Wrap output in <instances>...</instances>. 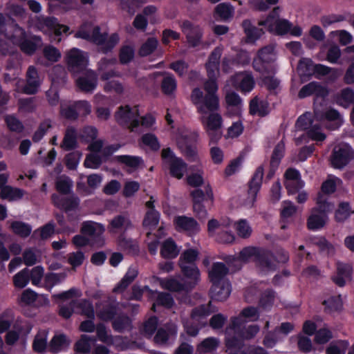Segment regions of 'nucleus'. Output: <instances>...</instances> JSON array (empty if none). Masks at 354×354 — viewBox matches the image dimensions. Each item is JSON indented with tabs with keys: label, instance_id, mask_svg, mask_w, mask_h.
<instances>
[{
	"label": "nucleus",
	"instance_id": "obj_1",
	"mask_svg": "<svg viewBox=\"0 0 354 354\" xmlns=\"http://www.w3.org/2000/svg\"><path fill=\"white\" fill-rule=\"evenodd\" d=\"M207 93L195 88L191 94V100L196 105L200 114L201 122L209 137L210 143L218 142L222 137L223 119L216 112L219 109V100L216 95L218 84L214 81H207L204 84Z\"/></svg>",
	"mask_w": 354,
	"mask_h": 354
},
{
	"label": "nucleus",
	"instance_id": "obj_37",
	"mask_svg": "<svg viewBox=\"0 0 354 354\" xmlns=\"http://www.w3.org/2000/svg\"><path fill=\"white\" fill-rule=\"evenodd\" d=\"M227 272L228 269L224 263L216 262L212 265V268L209 270V278L212 283L227 281L225 277Z\"/></svg>",
	"mask_w": 354,
	"mask_h": 354
},
{
	"label": "nucleus",
	"instance_id": "obj_28",
	"mask_svg": "<svg viewBox=\"0 0 354 354\" xmlns=\"http://www.w3.org/2000/svg\"><path fill=\"white\" fill-rule=\"evenodd\" d=\"M250 62V57L247 52L241 51L236 59L231 55H226L222 62V68L225 73L230 72L234 67L245 66Z\"/></svg>",
	"mask_w": 354,
	"mask_h": 354
},
{
	"label": "nucleus",
	"instance_id": "obj_8",
	"mask_svg": "<svg viewBox=\"0 0 354 354\" xmlns=\"http://www.w3.org/2000/svg\"><path fill=\"white\" fill-rule=\"evenodd\" d=\"M119 148V145L104 146L100 140L92 142L88 146V149L91 152L86 156L84 165L87 168L97 169L105 158L115 152Z\"/></svg>",
	"mask_w": 354,
	"mask_h": 354
},
{
	"label": "nucleus",
	"instance_id": "obj_17",
	"mask_svg": "<svg viewBox=\"0 0 354 354\" xmlns=\"http://www.w3.org/2000/svg\"><path fill=\"white\" fill-rule=\"evenodd\" d=\"M66 62L70 70L73 73H81L87 70L88 55L78 48H73L67 53Z\"/></svg>",
	"mask_w": 354,
	"mask_h": 354
},
{
	"label": "nucleus",
	"instance_id": "obj_59",
	"mask_svg": "<svg viewBox=\"0 0 354 354\" xmlns=\"http://www.w3.org/2000/svg\"><path fill=\"white\" fill-rule=\"evenodd\" d=\"M315 120L317 119L315 117L313 119L310 113H306L298 118L296 122V127L299 130L308 131L315 123H317Z\"/></svg>",
	"mask_w": 354,
	"mask_h": 354
},
{
	"label": "nucleus",
	"instance_id": "obj_38",
	"mask_svg": "<svg viewBox=\"0 0 354 354\" xmlns=\"http://www.w3.org/2000/svg\"><path fill=\"white\" fill-rule=\"evenodd\" d=\"M351 267L348 264L337 263V274L333 277V281L339 286H344L346 281L351 279Z\"/></svg>",
	"mask_w": 354,
	"mask_h": 354
},
{
	"label": "nucleus",
	"instance_id": "obj_63",
	"mask_svg": "<svg viewBox=\"0 0 354 354\" xmlns=\"http://www.w3.org/2000/svg\"><path fill=\"white\" fill-rule=\"evenodd\" d=\"M340 183L341 180L339 178L333 176H329L322 183V192L327 194L333 193Z\"/></svg>",
	"mask_w": 354,
	"mask_h": 354
},
{
	"label": "nucleus",
	"instance_id": "obj_41",
	"mask_svg": "<svg viewBox=\"0 0 354 354\" xmlns=\"http://www.w3.org/2000/svg\"><path fill=\"white\" fill-rule=\"evenodd\" d=\"M52 200L55 205L66 211L71 210L77 207L79 200L77 197L72 196L68 198L59 197L56 194L52 196Z\"/></svg>",
	"mask_w": 354,
	"mask_h": 354
},
{
	"label": "nucleus",
	"instance_id": "obj_9",
	"mask_svg": "<svg viewBox=\"0 0 354 354\" xmlns=\"http://www.w3.org/2000/svg\"><path fill=\"white\" fill-rule=\"evenodd\" d=\"M197 138V135L186 128H180L176 131L174 139L181 152L190 161H198L199 156L196 147L192 142Z\"/></svg>",
	"mask_w": 354,
	"mask_h": 354
},
{
	"label": "nucleus",
	"instance_id": "obj_32",
	"mask_svg": "<svg viewBox=\"0 0 354 354\" xmlns=\"http://www.w3.org/2000/svg\"><path fill=\"white\" fill-rule=\"evenodd\" d=\"M131 223L126 215H118L109 221L108 230L111 234L122 232L131 227Z\"/></svg>",
	"mask_w": 354,
	"mask_h": 354
},
{
	"label": "nucleus",
	"instance_id": "obj_50",
	"mask_svg": "<svg viewBox=\"0 0 354 354\" xmlns=\"http://www.w3.org/2000/svg\"><path fill=\"white\" fill-rule=\"evenodd\" d=\"M95 339L86 335L81 336L80 339L75 343L74 350L76 353H88L91 349V345Z\"/></svg>",
	"mask_w": 354,
	"mask_h": 354
},
{
	"label": "nucleus",
	"instance_id": "obj_26",
	"mask_svg": "<svg viewBox=\"0 0 354 354\" xmlns=\"http://www.w3.org/2000/svg\"><path fill=\"white\" fill-rule=\"evenodd\" d=\"M177 333L176 324L169 323L158 330L154 337L155 342L160 344L174 342L177 336Z\"/></svg>",
	"mask_w": 354,
	"mask_h": 354
},
{
	"label": "nucleus",
	"instance_id": "obj_55",
	"mask_svg": "<svg viewBox=\"0 0 354 354\" xmlns=\"http://www.w3.org/2000/svg\"><path fill=\"white\" fill-rule=\"evenodd\" d=\"M138 270L135 268H130L127 272L126 274L119 283V284L114 288L115 292L123 291L137 277Z\"/></svg>",
	"mask_w": 354,
	"mask_h": 354
},
{
	"label": "nucleus",
	"instance_id": "obj_15",
	"mask_svg": "<svg viewBox=\"0 0 354 354\" xmlns=\"http://www.w3.org/2000/svg\"><path fill=\"white\" fill-rule=\"evenodd\" d=\"M276 59V53L273 46L263 48L258 53L257 57L254 59L253 67L255 71L261 73H271L272 66L271 63Z\"/></svg>",
	"mask_w": 354,
	"mask_h": 354
},
{
	"label": "nucleus",
	"instance_id": "obj_24",
	"mask_svg": "<svg viewBox=\"0 0 354 354\" xmlns=\"http://www.w3.org/2000/svg\"><path fill=\"white\" fill-rule=\"evenodd\" d=\"M82 75L77 78V86L82 91L91 93L97 87V77L95 73L92 70H85L81 72Z\"/></svg>",
	"mask_w": 354,
	"mask_h": 354
},
{
	"label": "nucleus",
	"instance_id": "obj_42",
	"mask_svg": "<svg viewBox=\"0 0 354 354\" xmlns=\"http://www.w3.org/2000/svg\"><path fill=\"white\" fill-rule=\"evenodd\" d=\"M180 249L171 239H167L161 245L160 254L165 259H174L176 257Z\"/></svg>",
	"mask_w": 354,
	"mask_h": 354
},
{
	"label": "nucleus",
	"instance_id": "obj_19",
	"mask_svg": "<svg viewBox=\"0 0 354 354\" xmlns=\"http://www.w3.org/2000/svg\"><path fill=\"white\" fill-rule=\"evenodd\" d=\"M354 158L352 148L345 144L334 148L331 157V164L335 168L341 169L346 166Z\"/></svg>",
	"mask_w": 354,
	"mask_h": 354
},
{
	"label": "nucleus",
	"instance_id": "obj_46",
	"mask_svg": "<svg viewBox=\"0 0 354 354\" xmlns=\"http://www.w3.org/2000/svg\"><path fill=\"white\" fill-rule=\"evenodd\" d=\"M48 335L47 330L38 331L32 342V348L35 352L42 353L46 351L48 346Z\"/></svg>",
	"mask_w": 354,
	"mask_h": 354
},
{
	"label": "nucleus",
	"instance_id": "obj_21",
	"mask_svg": "<svg viewBox=\"0 0 354 354\" xmlns=\"http://www.w3.org/2000/svg\"><path fill=\"white\" fill-rule=\"evenodd\" d=\"M227 83H231L233 87L245 93H250L255 85L254 77L249 72L235 74L231 77Z\"/></svg>",
	"mask_w": 354,
	"mask_h": 354
},
{
	"label": "nucleus",
	"instance_id": "obj_11",
	"mask_svg": "<svg viewBox=\"0 0 354 354\" xmlns=\"http://www.w3.org/2000/svg\"><path fill=\"white\" fill-rule=\"evenodd\" d=\"M279 8L276 7L265 19L259 21V26H263L270 32L283 35L288 33L291 23L287 19L279 17Z\"/></svg>",
	"mask_w": 354,
	"mask_h": 354
},
{
	"label": "nucleus",
	"instance_id": "obj_44",
	"mask_svg": "<svg viewBox=\"0 0 354 354\" xmlns=\"http://www.w3.org/2000/svg\"><path fill=\"white\" fill-rule=\"evenodd\" d=\"M199 250L196 248H189L185 250L178 259V266L196 265V262L199 257Z\"/></svg>",
	"mask_w": 354,
	"mask_h": 354
},
{
	"label": "nucleus",
	"instance_id": "obj_13",
	"mask_svg": "<svg viewBox=\"0 0 354 354\" xmlns=\"http://www.w3.org/2000/svg\"><path fill=\"white\" fill-rule=\"evenodd\" d=\"M162 158L171 176L177 179H181L184 176L187 171V165L182 158L176 156L170 149H164L162 151Z\"/></svg>",
	"mask_w": 354,
	"mask_h": 354
},
{
	"label": "nucleus",
	"instance_id": "obj_60",
	"mask_svg": "<svg viewBox=\"0 0 354 354\" xmlns=\"http://www.w3.org/2000/svg\"><path fill=\"white\" fill-rule=\"evenodd\" d=\"M237 234L241 238L249 237L252 232V227L245 219H240L234 223Z\"/></svg>",
	"mask_w": 354,
	"mask_h": 354
},
{
	"label": "nucleus",
	"instance_id": "obj_34",
	"mask_svg": "<svg viewBox=\"0 0 354 354\" xmlns=\"http://www.w3.org/2000/svg\"><path fill=\"white\" fill-rule=\"evenodd\" d=\"M70 344L71 340L66 335L57 333L50 341L48 347L50 352L57 353L67 349Z\"/></svg>",
	"mask_w": 354,
	"mask_h": 354
},
{
	"label": "nucleus",
	"instance_id": "obj_61",
	"mask_svg": "<svg viewBox=\"0 0 354 354\" xmlns=\"http://www.w3.org/2000/svg\"><path fill=\"white\" fill-rule=\"evenodd\" d=\"M76 146V133L74 129L68 128L64 140L62 145V147L65 150H71Z\"/></svg>",
	"mask_w": 354,
	"mask_h": 354
},
{
	"label": "nucleus",
	"instance_id": "obj_53",
	"mask_svg": "<svg viewBox=\"0 0 354 354\" xmlns=\"http://www.w3.org/2000/svg\"><path fill=\"white\" fill-rule=\"evenodd\" d=\"M159 283L160 286L170 291H180L183 290H187L185 283H180L176 279L168 278V279H159Z\"/></svg>",
	"mask_w": 354,
	"mask_h": 354
},
{
	"label": "nucleus",
	"instance_id": "obj_22",
	"mask_svg": "<svg viewBox=\"0 0 354 354\" xmlns=\"http://www.w3.org/2000/svg\"><path fill=\"white\" fill-rule=\"evenodd\" d=\"M223 53V48L216 47L210 54L208 61L205 64L208 81H214L216 84V77L219 74V63Z\"/></svg>",
	"mask_w": 354,
	"mask_h": 354
},
{
	"label": "nucleus",
	"instance_id": "obj_10",
	"mask_svg": "<svg viewBox=\"0 0 354 354\" xmlns=\"http://www.w3.org/2000/svg\"><path fill=\"white\" fill-rule=\"evenodd\" d=\"M30 26L35 27L44 34L50 36L53 34L55 36L54 40L57 42L61 41L60 36L63 34H71L69 27L60 24L55 17H39L35 22L32 21Z\"/></svg>",
	"mask_w": 354,
	"mask_h": 354
},
{
	"label": "nucleus",
	"instance_id": "obj_39",
	"mask_svg": "<svg viewBox=\"0 0 354 354\" xmlns=\"http://www.w3.org/2000/svg\"><path fill=\"white\" fill-rule=\"evenodd\" d=\"M113 160L124 165L130 171L136 169L142 164V160L140 157L129 155L115 156Z\"/></svg>",
	"mask_w": 354,
	"mask_h": 354
},
{
	"label": "nucleus",
	"instance_id": "obj_30",
	"mask_svg": "<svg viewBox=\"0 0 354 354\" xmlns=\"http://www.w3.org/2000/svg\"><path fill=\"white\" fill-rule=\"evenodd\" d=\"M231 293V286L228 281L212 283L211 288L212 298L217 301H224Z\"/></svg>",
	"mask_w": 354,
	"mask_h": 354
},
{
	"label": "nucleus",
	"instance_id": "obj_49",
	"mask_svg": "<svg viewBox=\"0 0 354 354\" xmlns=\"http://www.w3.org/2000/svg\"><path fill=\"white\" fill-rule=\"evenodd\" d=\"M284 150L285 145L283 142H280L275 147L270 160L271 172L268 174V177L271 178L274 171L278 167L280 161L283 156Z\"/></svg>",
	"mask_w": 354,
	"mask_h": 354
},
{
	"label": "nucleus",
	"instance_id": "obj_56",
	"mask_svg": "<svg viewBox=\"0 0 354 354\" xmlns=\"http://www.w3.org/2000/svg\"><path fill=\"white\" fill-rule=\"evenodd\" d=\"M215 12L218 17L222 20H227L232 17L234 8L230 4L226 3H219L215 8Z\"/></svg>",
	"mask_w": 354,
	"mask_h": 354
},
{
	"label": "nucleus",
	"instance_id": "obj_57",
	"mask_svg": "<svg viewBox=\"0 0 354 354\" xmlns=\"http://www.w3.org/2000/svg\"><path fill=\"white\" fill-rule=\"evenodd\" d=\"M29 281L30 270L28 268L21 270L13 277V283L18 288L26 287Z\"/></svg>",
	"mask_w": 354,
	"mask_h": 354
},
{
	"label": "nucleus",
	"instance_id": "obj_25",
	"mask_svg": "<svg viewBox=\"0 0 354 354\" xmlns=\"http://www.w3.org/2000/svg\"><path fill=\"white\" fill-rule=\"evenodd\" d=\"M154 199L151 197L150 201L146 203V206L149 209L143 221V226L147 231V234L149 236L151 231L156 227L159 223L160 214L154 209Z\"/></svg>",
	"mask_w": 354,
	"mask_h": 354
},
{
	"label": "nucleus",
	"instance_id": "obj_2",
	"mask_svg": "<svg viewBox=\"0 0 354 354\" xmlns=\"http://www.w3.org/2000/svg\"><path fill=\"white\" fill-rule=\"evenodd\" d=\"M0 30L3 32L7 41L0 42V50L6 54L12 52L6 46H18L21 50L28 55L32 54L37 48L41 45V39L39 37H28L26 32L19 27L8 16L0 13Z\"/></svg>",
	"mask_w": 354,
	"mask_h": 354
},
{
	"label": "nucleus",
	"instance_id": "obj_45",
	"mask_svg": "<svg viewBox=\"0 0 354 354\" xmlns=\"http://www.w3.org/2000/svg\"><path fill=\"white\" fill-rule=\"evenodd\" d=\"M327 91L325 88L322 87L317 82H310L301 88L299 93L300 98H304L310 95L315 94L317 95H325Z\"/></svg>",
	"mask_w": 354,
	"mask_h": 354
},
{
	"label": "nucleus",
	"instance_id": "obj_14",
	"mask_svg": "<svg viewBox=\"0 0 354 354\" xmlns=\"http://www.w3.org/2000/svg\"><path fill=\"white\" fill-rule=\"evenodd\" d=\"M139 115L138 106L130 107L125 105L119 107L115 113V118L120 124L133 131L139 126Z\"/></svg>",
	"mask_w": 354,
	"mask_h": 354
},
{
	"label": "nucleus",
	"instance_id": "obj_27",
	"mask_svg": "<svg viewBox=\"0 0 354 354\" xmlns=\"http://www.w3.org/2000/svg\"><path fill=\"white\" fill-rule=\"evenodd\" d=\"M176 229L178 231H184L189 234L199 232L200 227L198 223L192 217L179 216L174 218Z\"/></svg>",
	"mask_w": 354,
	"mask_h": 354
},
{
	"label": "nucleus",
	"instance_id": "obj_52",
	"mask_svg": "<svg viewBox=\"0 0 354 354\" xmlns=\"http://www.w3.org/2000/svg\"><path fill=\"white\" fill-rule=\"evenodd\" d=\"M219 340L215 337H207L197 346L199 353H210L215 351L219 345Z\"/></svg>",
	"mask_w": 354,
	"mask_h": 354
},
{
	"label": "nucleus",
	"instance_id": "obj_54",
	"mask_svg": "<svg viewBox=\"0 0 354 354\" xmlns=\"http://www.w3.org/2000/svg\"><path fill=\"white\" fill-rule=\"evenodd\" d=\"M315 64L308 58H302L299 63L297 71L300 76L306 77L314 74Z\"/></svg>",
	"mask_w": 354,
	"mask_h": 354
},
{
	"label": "nucleus",
	"instance_id": "obj_16",
	"mask_svg": "<svg viewBox=\"0 0 354 354\" xmlns=\"http://www.w3.org/2000/svg\"><path fill=\"white\" fill-rule=\"evenodd\" d=\"M105 227L102 224L93 221H85L82 223L81 232L91 238V244L100 248L105 244L104 232Z\"/></svg>",
	"mask_w": 354,
	"mask_h": 354
},
{
	"label": "nucleus",
	"instance_id": "obj_48",
	"mask_svg": "<svg viewBox=\"0 0 354 354\" xmlns=\"http://www.w3.org/2000/svg\"><path fill=\"white\" fill-rule=\"evenodd\" d=\"M24 194L25 192L21 189L7 185L1 190L0 196L2 199L13 201L21 199Z\"/></svg>",
	"mask_w": 354,
	"mask_h": 354
},
{
	"label": "nucleus",
	"instance_id": "obj_29",
	"mask_svg": "<svg viewBox=\"0 0 354 354\" xmlns=\"http://www.w3.org/2000/svg\"><path fill=\"white\" fill-rule=\"evenodd\" d=\"M182 273L187 279L185 283L186 288H193L201 279V272L196 265H183L179 266Z\"/></svg>",
	"mask_w": 354,
	"mask_h": 354
},
{
	"label": "nucleus",
	"instance_id": "obj_31",
	"mask_svg": "<svg viewBox=\"0 0 354 354\" xmlns=\"http://www.w3.org/2000/svg\"><path fill=\"white\" fill-rule=\"evenodd\" d=\"M26 78L27 84L22 88V91L26 94H33L37 92L41 80L35 67L30 66L28 68Z\"/></svg>",
	"mask_w": 354,
	"mask_h": 354
},
{
	"label": "nucleus",
	"instance_id": "obj_12",
	"mask_svg": "<svg viewBox=\"0 0 354 354\" xmlns=\"http://www.w3.org/2000/svg\"><path fill=\"white\" fill-rule=\"evenodd\" d=\"M193 199V209L199 218L205 219L207 216V211L204 203H209L210 205L214 203V194L212 187L206 185L204 191L200 189H195L191 193Z\"/></svg>",
	"mask_w": 354,
	"mask_h": 354
},
{
	"label": "nucleus",
	"instance_id": "obj_64",
	"mask_svg": "<svg viewBox=\"0 0 354 354\" xmlns=\"http://www.w3.org/2000/svg\"><path fill=\"white\" fill-rule=\"evenodd\" d=\"M337 103L346 107L354 102V91L351 88H345L342 91L337 97Z\"/></svg>",
	"mask_w": 354,
	"mask_h": 354
},
{
	"label": "nucleus",
	"instance_id": "obj_43",
	"mask_svg": "<svg viewBox=\"0 0 354 354\" xmlns=\"http://www.w3.org/2000/svg\"><path fill=\"white\" fill-rule=\"evenodd\" d=\"M315 118L317 120H322L324 118L326 120L331 122L332 125L329 127L331 129H337L342 125L343 122L339 113L334 109H328L326 111L323 117L319 115L318 111L315 110Z\"/></svg>",
	"mask_w": 354,
	"mask_h": 354
},
{
	"label": "nucleus",
	"instance_id": "obj_6",
	"mask_svg": "<svg viewBox=\"0 0 354 354\" xmlns=\"http://www.w3.org/2000/svg\"><path fill=\"white\" fill-rule=\"evenodd\" d=\"M317 207L313 208L307 219V227L310 230H319L324 227L328 218V214L333 209V205L327 201L322 193L316 198Z\"/></svg>",
	"mask_w": 354,
	"mask_h": 354
},
{
	"label": "nucleus",
	"instance_id": "obj_47",
	"mask_svg": "<svg viewBox=\"0 0 354 354\" xmlns=\"http://www.w3.org/2000/svg\"><path fill=\"white\" fill-rule=\"evenodd\" d=\"M243 28L248 42H254L263 34V30L254 26L250 20L243 21Z\"/></svg>",
	"mask_w": 354,
	"mask_h": 354
},
{
	"label": "nucleus",
	"instance_id": "obj_62",
	"mask_svg": "<svg viewBox=\"0 0 354 354\" xmlns=\"http://www.w3.org/2000/svg\"><path fill=\"white\" fill-rule=\"evenodd\" d=\"M354 211L351 209L347 203H341L335 212V217L336 221L342 222L346 220Z\"/></svg>",
	"mask_w": 354,
	"mask_h": 354
},
{
	"label": "nucleus",
	"instance_id": "obj_33",
	"mask_svg": "<svg viewBox=\"0 0 354 354\" xmlns=\"http://www.w3.org/2000/svg\"><path fill=\"white\" fill-rule=\"evenodd\" d=\"M183 32L186 35L187 41L192 46H197L201 40V30L198 26H194L189 21H184L181 26Z\"/></svg>",
	"mask_w": 354,
	"mask_h": 354
},
{
	"label": "nucleus",
	"instance_id": "obj_18",
	"mask_svg": "<svg viewBox=\"0 0 354 354\" xmlns=\"http://www.w3.org/2000/svg\"><path fill=\"white\" fill-rule=\"evenodd\" d=\"M73 312L81 313L88 318L94 317V310L92 304L86 300L72 301L68 306H63L59 310L60 315L64 318L71 317Z\"/></svg>",
	"mask_w": 354,
	"mask_h": 354
},
{
	"label": "nucleus",
	"instance_id": "obj_35",
	"mask_svg": "<svg viewBox=\"0 0 354 354\" xmlns=\"http://www.w3.org/2000/svg\"><path fill=\"white\" fill-rule=\"evenodd\" d=\"M259 317V313L257 308L254 307H248L243 308L239 316L233 317L231 324H245L248 322H255Z\"/></svg>",
	"mask_w": 354,
	"mask_h": 354
},
{
	"label": "nucleus",
	"instance_id": "obj_20",
	"mask_svg": "<svg viewBox=\"0 0 354 354\" xmlns=\"http://www.w3.org/2000/svg\"><path fill=\"white\" fill-rule=\"evenodd\" d=\"M263 174V167L262 166L257 167L250 182L248 196L243 203V205L246 207L250 208L253 207L256 202L257 194L261 187Z\"/></svg>",
	"mask_w": 354,
	"mask_h": 354
},
{
	"label": "nucleus",
	"instance_id": "obj_40",
	"mask_svg": "<svg viewBox=\"0 0 354 354\" xmlns=\"http://www.w3.org/2000/svg\"><path fill=\"white\" fill-rule=\"evenodd\" d=\"M116 314L115 302L105 301L97 306V315L102 320L111 319Z\"/></svg>",
	"mask_w": 354,
	"mask_h": 354
},
{
	"label": "nucleus",
	"instance_id": "obj_51",
	"mask_svg": "<svg viewBox=\"0 0 354 354\" xmlns=\"http://www.w3.org/2000/svg\"><path fill=\"white\" fill-rule=\"evenodd\" d=\"M232 224V221L229 219L219 222L216 219H211L207 223V230L211 236H217L221 231L227 229Z\"/></svg>",
	"mask_w": 354,
	"mask_h": 354
},
{
	"label": "nucleus",
	"instance_id": "obj_7",
	"mask_svg": "<svg viewBox=\"0 0 354 354\" xmlns=\"http://www.w3.org/2000/svg\"><path fill=\"white\" fill-rule=\"evenodd\" d=\"M216 310V308L212 306L211 301L194 308L190 319L183 322L187 334L192 337L196 336L199 330L207 325V317Z\"/></svg>",
	"mask_w": 354,
	"mask_h": 354
},
{
	"label": "nucleus",
	"instance_id": "obj_36",
	"mask_svg": "<svg viewBox=\"0 0 354 354\" xmlns=\"http://www.w3.org/2000/svg\"><path fill=\"white\" fill-rule=\"evenodd\" d=\"M270 112V106L268 101L258 96L254 97L250 103V113L252 115L264 116Z\"/></svg>",
	"mask_w": 354,
	"mask_h": 354
},
{
	"label": "nucleus",
	"instance_id": "obj_4",
	"mask_svg": "<svg viewBox=\"0 0 354 354\" xmlns=\"http://www.w3.org/2000/svg\"><path fill=\"white\" fill-rule=\"evenodd\" d=\"M250 261H255L260 272L267 274L274 270L276 265L271 262L270 257L263 251L252 247L243 248L238 257H232L229 260V263H234V266L239 268L241 263H246Z\"/></svg>",
	"mask_w": 354,
	"mask_h": 354
},
{
	"label": "nucleus",
	"instance_id": "obj_23",
	"mask_svg": "<svg viewBox=\"0 0 354 354\" xmlns=\"http://www.w3.org/2000/svg\"><path fill=\"white\" fill-rule=\"evenodd\" d=\"M228 86L229 84L227 83L224 86L227 113L230 115H240L243 108L242 100L236 93L230 91Z\"/></svg>",
	"mask_w": 354,
	"mask_h": 354
},
{
	"label": "nucleus",
	"instance_id": "obj_3",
	"mask_svg": "<svg viewBox=\"0 0 354 354\" xmlns=\"http://www.w3.org/2000/svg\"><path fill=\"white\" fill-rule=\"evenodd\" d=\"M75 37L86 39L100 46V50L107 53L119 41L120 37L117 33L111 34L109 37L106 33H100V28L91 23H84L75 32Z\"/></svg>",
	"mask_w": 354,
	"mask_h": 354
},
{
	"label": "nucleus",
	"instance_id": "obj_5",
	"mask_svg": "<svg viewBox=\"0 0 354 354\" xmlns=\"http://www.w3.org/2000/svg\"><path fill=\"white\" fill-rule=\"evenodd\" d=\"M115 58H104L98 64V71L100 78L106 81L104 85V90L106 92H114L117 94H122L124 91V86L121 82L117 80H110L113 77H120L122 73L113 68L116 64Z\"/></svg>",
	"mask_w": 354,
	"mask_h": 354
},
{
	"label": "nucleus",
	"instance_id": "obj_58",
	"mask_svg": "<svg viewBox=\"0 0 354 354\" xmlns=\"http://www.w3.org/2000/svg\"><path fill=\"white\" fill-rule=\"evenodd\" d=\"M10 227L15 234L23 238L28 236L32 231L30 225L21 221H14L11 223Z\"/></svg>",
	"mask_w": 354,
	"mask_h": 354
}]
</instances>
